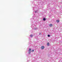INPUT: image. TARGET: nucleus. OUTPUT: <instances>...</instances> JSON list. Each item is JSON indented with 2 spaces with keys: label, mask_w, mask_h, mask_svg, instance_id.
Returning <instances> with one entry per match:
<instances>
[{
  "label": "nucleus",
  "mask_w": 62,
  "mask_h": 62,
  "mask_svg": "<svg viewBox=\"0 0 62 62\" xmlns=\"http://www.w3.org/2000/svg\"><path fill=\"white\" fill-rule=\"evenodd\" d=\"M34 49H33L32 51V52H34Z\"/></svg>",
  "instance_id": "obj_9"
},
{
  "label": "nucleus",
  "mask_w": 62,
  "mask_h": 62,
  "mask_svg": "<svg viewBox=\"0 0 62 62\" xmlns=\"http://www.w3.org/2000/svg\"><path fill=\"white\" fill-rule=\"evenodd\" d=\"M31 48H29V54H31Z\"/></svg>",
  "instance_id": "obj_1"
},
{
  "label": "nucleus",
  "mask_w": 62,
  "mask_h": 62,
  "mask_svg": "<svg viewBox=\"0 0 62 62\" xmlns=\"http://www.w3.org/2000/svg\"><path fill=\"white\" fill-rule=\"evenodd\" d=\"M49 45H50V44H49V43H47V46H49Z\"/></svg>",
  "instance_id": "obj_4"
},
{
  "label": "nucleus",
  "mask_w": 62,
  "mask_h": 62,
  "mask_svg": "<svg viewBox=\"0 0 62 62\" xmlns=\"http://www.w3.org/2000/svg\"><path fill=\"white\" fill-rule=\"evenodd\" d=\"M41 49H44V46H42Z\"/></svg>",
  "instance_id": "obj_2"
},
{
  "label": "nucleus",
  "mask_w": 62,
  "mask_h": 62,
  "mask_svg": "<svg viewBox=\"0 0 62 62\" xmlns=\"http://www.w3.org/2000/svg\"><path fill=\"white\" fill-rule=\"evenodd\" d=\"M43 21H45L46 20V19L45 18H44L43 19Z\"/></svg>",
  "instance_id": "obj_6"
},
{
  "label": "nucleus",
  "mask_w": 62,
  "mask_h": 62,
  "mask_svg": "<svg viewBox=\"0 0 62 62\" xmlns=\"http://www.w3.org/2000/svg\"><path fill=\"white\" fill-rule=\"evenodd\" d=\"M56 21L58 23H59V20H57Z\"/></svg>",
  "instance_id": "obj_5"
},
{
  "label": "nucleus",
  "mask_w": 62,
  "mask_h": 62,
  "mask_svg": "<svg viewBox=\"0 0 62 62\" xmlns=\"http://www.w3.org/2000/svg\"><path fill=\"white\" fill-rule=\"evenodd\" d=\"M35 13H37V11H35Z\"/></svg>",
  "instance_id": "obj_10"
},
{
  "label": "nucleus",
  "mask_w": 62,
  "mask_h": 62,
  "mask_svg": "<svg viewBox=\"0 0 62 62\" xmlns=\"http://www.w3.org/2000/svg\"><path fill=\"white\" fill-rule=\"evenodd\" d=\"M48 37H50V35H48Z\"/></svg>",
  "instance_id": "obj_7"
},
{
  "label": "nucleus",
  "mask_w": 62,
  "mask_h": 62,
  "mask_svg": "<svg viewBox=\"0 0 62 62\" xmlns=\"http://www.w3.org/2000/svg\"><path fill=\"white\" fill-rule=\"evenodd\" d=\"M31 37H33V35L31 34Z\"/></svg>",
  "instance_id": "obj_8"
},
{
  "label": "nucleus",
  "mask_w": 62,
  "mask_h": 62,
  "mask_svg": "<svg viewBox=\"0 0 62 62\" xmlns=\"http://www.w3.org/2000/svg\"><path fill=\"white\" fill-rule=\"evenodd\" d=\"M49 26L50 27H52V26H53V24H50L49 25Z\"/></svg>",
  "instance_id": "obj_3"
}]
</instances>
